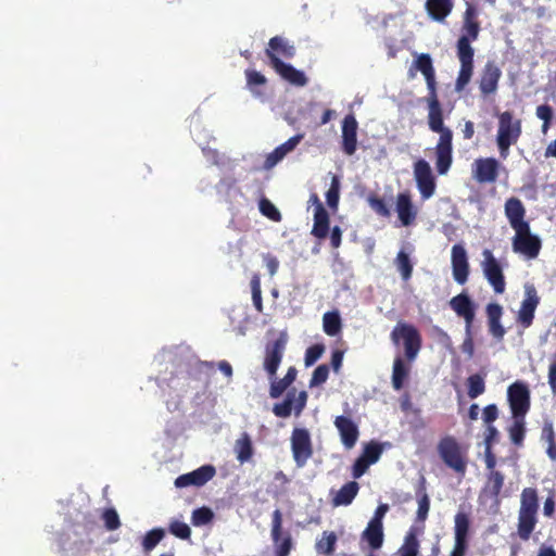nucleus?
I'll use <instances>...</instances> for the list:
<instances>
[{
    "instance_id": "nucleus-13",
    "label": "nucleus",
    "mask_w": 556,
    "mask_h": 556,
    "mask_svg": "<svg viewBox=\"0 0 556 556\" xmlns=\"http://www.w3.org/2000/svg\"><path fill=\"white\" fill-rule=\"evenodd\" d=\"M540 303V298L533 285H525V298L520 304L517 321L522 325L523 328L531 326L534 313Z\"/></svg>"
},
{
    "instance_id": "nucleus-53",
    "label": "nucleus",
    "mask_w": 556,
    "mask_h": 556,
    "mask_svg": "<svg viewBox=\"0 0 556 556\" xmlns=\"http://www.w3.org/2000/svg\"><path fill=\"white\" fill-rule=\"evenodd\" d=\"M429 497L426 494H420L418 497V510H417V518L422 522L428 515L429 511Z\"/></svg>"
},
{
    "instance_id": "nucleus-38",
    "label": "nucleus",
    "mask_w": 556,
    "mask_h": 556,
    "mask_svg": "<svg viewBox=\"0 0 556 556\" xmlns=\"http://www.w3.org/2000/svg\"><path fill=\"white\" fill-rule=\"evenodd\" d=\"M535 526V514L519 511L518 532L521 539L528 540Z\"/></svg>"
},
{
    "instance_id": "nucleus-28",
    "label": "nucleus",
    "mask_w": 556,
    "mask_h": 556,
    "mask_svg": "<svg viewBox=\"0 0 556 556\" xmlns=\"http://www.w3.org/2000/svg\"><path fill=\"white\" fill-rule=\"evenodd\" d=\"M429 98V114H428V123L429 127L432 131L439 132L440 136L444 134V131H451L448 128L443 126L442 119V111L437 99L435 92L430 93Z\"/></svg>"
},
{
    "instance_id": "nucleus-26",
    "label": "nucleus",
    "mask_w": 556,
    "mask_h": 556,
    "mask_svg": "<svg viewBox=\"0 0 556 556\" xmlns=\"http://www.w3.org/2000/svg\"><path fill=\"white\" fill-rule=\"evenodd\" d=\"M424 531V526H413L404 536L403 544L396 552V556H419L418 535Z\"/></svg>"
},
{
    "instance_id": "nucleus-22",
    "label": "nucleus",
    "mask_w": 556,
    "mask_h": 556,
    "mask_svg": "<svg viewBox=\"0 0 556 556\" xmlns=\"http://www.w3.org/2000/svg\"><path fill=\"white\" fill-rule=\"evenodd\" d=\"M342 144L343 151L348 155L355 153L357 147V122L352 114L346 115L342 123Z\"/></svg>"
},
{
    "instance_id": "nucleus-63",
    "label": "nucleus",
    "mask_w": 556,
    "mask_h": 556,
    "mask_svg": "<svg viewBox=\"0 0 556 556\" xmlns=\"http://www.w3.org/2000/svg\"><path fill=\"white\" fill-rule=\"evenodd\" d=\"M536 116L543 122H551L553 112L548 105H540L536 108Z\"/></svg>"
},
{
    "instance_id": "nucleus-54",
    "label": "nucleus",
    "mask_w": 556,
    "mask_h": 556,
    "mask_svg": "<svg viewBox=\"0 0 556 556\" xmlns=\"http://www.w3.org/2000/svg\"><path fill=\"white\" fill-rule=\"evenodd\" d=\"M502 315H503V308H502V306L500 304H497V303H490L486 306V316H488V321L489 323L500 321L501 318H502Z\"/></svg>"
},
{
    "instance_id": "nucleus-46",
    "label": "nucleus",
    "mask_w": 556,
    "mask_h": 556,
    "mask_svg": "<svg viewBox=\"0 0 556 556\" xmlns=\"http://www.w3.org/2000/svg\"><path fill=\"white\" fill-rule=\"evenodd\" d=\"M484 380L479 375H472L468 378V395L476 399L484 392Z\"/></svg>"
},
{
    "instance_id": "nucleus-36",
    "label": "nucleus",
    "mask_w": 556,
    "mask_h": 556,
    "mask_svg": "<svg viewBox=\"0 0 556 556\" xmlns=\"http://www.w3.org/2000/svg\"><path fill=\"white\" fill-rule=\"evenodd\" d=\"M342 328L340 315L337 311L327 312L323 316V329L331 337L337 336Z\"/></svg>"
},
{
    "instance_id": "nucleus-57",
    "label": "nucleus",
    "mask_w": 556,
    "mask_h": 556,
    "mask_svg": "<svg viewBox=\"0 0 556 556\" xmlns=\"http://www.w3.org/2000/svg\"><path fill=\"white\" fill-rule=\"evenodd\" d=\"M273 413L277 417L287 418L293 413V408L285 400L282 403H277L273 407Z\"/></svg>"
},
{
    "instance_id": "nucleus-48",
    "label": "nucleus",
    "mask_w": 556,
    "mask_h": 556,
    "mask_svg": "<svg viewBox=\"0 0 556 556\" xmlns=\"http://www.w3.org/2000/svg\"><path fill=\"white\" fill-rule=\"evenodd\" d=\"M303 135H296L294 137H291L289 140H287L285 143L277 147L274 151L275 153L280 156V159H283L288 153L293 151L295 147L300 143L302 140Z\"/></svg>"
},
{
    "instance_id": "nucleus-20",
    "label": "nucleus",
    "mask_w": 556,
    "mask_h": 556,
    "mask_svg": "<svg viewBox=\"0 0 556 556\" xmlns=\"http://www.w3.org/2000/svg\"><path fill=\"white\" fill-rule=\"evenodd\" d=\"M216 473L212 465H204L192 472L180 476L176 479V486H201L210 481Z\"/></svg>"
},
{
    "instance_id": "nucleus-25",
    "label": "nucleus",
    "mask_w": 556,
    "mask_h": 556,
    "mask_svg": "<svg viewBox=\"0 0 556 556\" xmlns=\"http://www.w3.org/2000/svg\"><path fill=\"white\" fill-rule=\"evenodd\" d=\"M281 522V513L280 510L276 509L273 515L271 529V536L276 545V554L277 556H288L291 549V539L289 535L280 538Z\"/></svg>"
},
{
    "instance_id": "nucleus-24",
    "label": "nucleus",
    "mask_w": 556,
    "mask_h": 556,
    "mask_svg": "<svg viewBox=\"0 0 556 556\" xmlns=\"http://www.w3.org/2000/svg\"><path fill=\"white\" fill-rule=\"evenodd\" d=\"M395 210L403 226H409L416 219L417 210L413 205L408 192H402L396 195Z\"/></svg>"
},
{
    "instance_id": "nucleus-39",
    "label": "nucleus",
    "mask_w": 556,
    "mask_h": 556,
    "mask_svg": "<svg viewBox=\"0 0 556 556\" xmlns=\"http://www.w3.org/2000/svg\"><path fill=\"white\" fill-rule=\"evenodd\" d=\"M286 401L293 408V413L299 416L306 405L307 393L305 391H290L287 394Z\"/></svg>"
},
{
    "instance_id": "nucleus-37",
    "label": "nucleus",
    "mask_w": 556,
    "mask_h": 556,
    "mask_svg": "<svg viewBox=\"0 0 556 556\" xmlns=\"http://www.w3.org/2000/svg\"><path fill=\"white\" fill-rule=\"evenodd\" d=\"M409 367L404 363L401 357H396L393 363L392 371V386L395 390L403 387L405 379L408 376Z\"/></svg>"
},
{
    "instance_id": "nucleus-49",
    "label": "nucleus",
    "mask_w": 556,
    "mask_h": 556,
    "mask_svg": "<svg viewBox=\"0 0 556 556\" xmlns=\"http://www.w3.org/2000/svg\"><path fill=\"white\" fill-rule=\"evenodd\" d=\"M251 290H252L253 304L258 312H262L263 303H262L261 279L257 275H254L251 280Z\"/></svg>"
},
{
    "instance_id": "nucleus-55",
    "label": "nucleus",
    "mask_w": 556,
    "mask_h": 556,
    "mask_svg": "<svg viewBox=\"0 0 556 556\" xmlns=\"http://www.w3.org/2000/svg\"><path fill=\"white\" fill-rule=\"evenodd\" d=\"M368 203H369L370 207L375 212H377L379 215L389 216L390 211L387 207L386 203L381 199L370 197V198H368Z\"/></svg>"
},
{
    "instance_id": "nucleus-15",
    "label": "nucleus",
    "mask_w": 556,
    "mask_h": 556,
    "mask_svg": "<svg viewBox=\"0 0 556 556\" xmlns=\"http://www.w3.org/2000/svg\"><path fill=\"white\" fill-rule=\"evenodd\" d=\"M451 263L454 280L459 283H466L469 275V264L467 252L460 244H455L451 251Z\"/></svg>"
},
{
    "instance_id": "nucleus-33",
    "label": "nucleus",
    "mask_w": 556,
    "mask_h": 556,
    "mask_svg": "<svg viewBox=\"0 0 556 556\" xmlns=\"http://www.w3.org/2000/svg\"><path fill=\"white\" fill-rule=\"evenodd\" d=\"M338 541L337 534L332 531H324L321 536L315 543V549L318 554L330 555L334 551Z\"/></svg>"
},
{
    "instance_id": "nucleus-11",
    "label": "nucleus",
    "mask_w": 556,
    "mask_h": 556,
    "mask_svg": "<svg viewBox=\"0 0 556 556\" xmlns=\"http://www.w3.org/2000/svg\"><path fill=\"white\" fill-rule=\"evenodd\" d=\"M291 448L298 466H304L312 456L311 434L306 429L295 428L291 434Z\"/></svg>"
},
{
    "instance_id": "nucleus-59",
    "label": "nucleus",
    "mask_w": 556,
    "mask_h": 556,
    "mask_svg": "<svg viewBox=\"0 0 556 556\" xmlns=\"http://www.w3.org/2000/svg\"><path fill=\"white\" fill-rule=\"evenodd\" d=\"M465 333H466V337H465V340L462 344V351L468 355V357H472L473 356V353H475V348H473V340H472V334H471V328H469V330H465Z\"/></svg>"
},
{
    "instance_id": "nucleus-19",
    "label": "nucleus",
    "mask_w": 556,
    "mask_h": 556,
    "mask_svg": "<svg viewBox=\"0 0 556 556\" xmlns=\"http://www.w3.org/2000/svg\"><path fill=\"white\" fill-rule=\"evenodd\" d=\"M334 426L340 434L341 442L345 448L351 450L355 446L359 431L357 425L349 417L338 416Z\"/></svg>"
},
{
    "instance_id": "nucleus-10",
    "label": "nucleus",
    "mask_w": 556,
    "mask_h": 556,
    "mask_svg": "<svg viewBox=\"0 0 556 556\" xmlns=\"http://www.w3.org/2000/svg\"><path fill=\"white\" fill-rule=\"evenodd\" d=\"M507 401L511 415L526 416L530 409V390L522 381H516L507 389Z\"/></svg>"
},
{
    "instance_id": "nucleus-31",
    "label": "nucleus",
    "mask_w": 556,
    "mask_h": 556,
    "mask_svg": "<svg viewBox=\"0 0 556 556\" xmlns=\"http://www.w3.org/2000/svg\"><path fill=\"white\" fill-rule=\"evenodd\" d=\"M312 235L318 239H325L329 231V215L324 208L314 210Z\"/></svg>"
},
{
    "instance_id": "nucleus-1",
    "label": "nucleus",
    "mask_w": 556,
    "mask_h": 556,
    "mask_svg": "<svg viewBox=\"0 0 556 556\" xmlns=\"http://www.w3.org/2000/svg\"><path fill=\"white\" fill-rule=\"evenodd\" d=\"M463 35L457 41V58L460 63L458 76L455 81V90L460 92L469 84L473 74V49L470 40H476L479 35L477 21H464Z\"/></svg>"
},
{
    "instance_id": "nucleus-44",
    "label": "nucleus",
    "mask_w": 556,
    "mask_h": 556,
    "mask_svg": "<svg viewBox=\"0 0 556 556\" xmlns=\"http://www.w3.org/2000/svg\"><path fill=\"white\" fill-rule=\"evenodd\" d=\"M536 494L534 489H525L521 497L520 511L536 513Z\"/></svg>"
},
{
    "instance_id": "nucleus-45",
    "label": "nucleus",
    "mask_w": 556,
    "mask_h": 556,
    "mask_svg": "<svg viewBox=\"0 0 556 556\" xmlns=\"http://www.w3.org/2000/svg\"><path fill=\"white\" fill-rule=\"evenodd\" d=\"M213 517L214 514L210 508L201 507L193 510L191 516V522L195 527H201L210 523Z\"/></svg>"
},
{
    "instance_id": "nucleus-58",
    "label": "nucleus",
    "mask_w": 556,
    "mask_h": 556,
    "mask_svg": "<svg viewBox=\"0 0 556 556\" xmlns=\"http://www.w3.org/2000/svg\"><path fill=\"white\" fill-rule=\"evenodd\" d=\"M544 432L546 433L547 441H548V447L546 451L547 455L549 456L551 459L555 460L556 459V444L554 442V433H553L552 426L545 427Z\"/></svg>"
},
{
    "instance_id": "nucleus-41",
    "label": "nucleus",
    "mask_w": 556,
    "mask_h": 556,
    "mask_svg": "<svg viewBox=\"0 0 556 556\" xmlns=\"http://www.w3.org/2000/svg\"><path fill=\"white\" fill-rule=\"evenodd\" d=\"M357 489H339L331 494L332 506H345L352 503L356 496Z\"/></svg>"
},
{
    "instance_id": "nucleus-50",
    "label": "nucleus",
    "mask_w": 556,
    "mask_h": 556,
    "mask_svg": "<svg viewBox=\"0 0 556 556\" xmlns=\"http://www.w3.org/2000/svg\"><path fill=\"white\" fill-rule=\"evenodd\" d=\"M105 528L110 531H114L121 527V520L115 509L109 508L102 515Z\"/></svg>"
},
{
    "instance_id": "nucleus-32",
    "label": "nucleus",
    "mask_w": 556,
    "mask_h": 556,
    "mask_svg": "<svg viewBox=\"0 0 556 556\" xmlns=\"http://www.w3.org/2000/svg\"><path fill=\"white\" fill-rule=\"evenodd\" d=\"M507 430L511 442L520 445L526 432V416L511 415V424Z\"/></svg>"
},
{
    "instance_id": "nucleus-62",
    "label": "nucleus",
    "mask_w": 556,
    "mask_h": 556,
    "mask_svg": "<svg viewBox=\"0 0 556 556\" xmlns=\"http://www.w3.org/2000/svg\"><path fill=\"white\" fill-rule=\"evenodd\" d=\"M467 549V541L454 540V548L450 556H465Z\"/></svg>"
},
{
    "instance_id": "nucleus-43",
    "label": "nucleus",
    "mask_w": 556,
    "mask_h": 556,
    "mask_svg": "<svg viewBox=\"0 0 556 556\" xmlns=\"http://www.w3.org/2000/svg\"><path fill=\"white\" fill-rule=\"evenodd\" d=\"M397 269L400 270L402 278L407 280L412 276L413 266L409 261V256L405 251H400L395 260Z\"/></svg>"
},
{
    "instance_id": "nucleus-29",
    "label": "nucleus",
    "mask_w": 556,
    "mask_h": 556,
    "mask_svg": "<svg viewBox=\"0 0 556 556\" xmlns=\"http://www.w3.org/2000/svg\"><path fill=\"white\" fill-rule=\"evenodd\" d=\"M233 453L236 455V459L240 464L251 462L254 455V447L252 439L247 432L241 433L239 438L235 441Z\"/></svg>"
},
{
    "instance_id": "nucleus-6",
    "label": "nucleus",
    "mask_w": 556,
    "mask_h": 556,
    "mask_svg": "<svg viewBox=\"0 0 556 556\" xmlns=\"http://www.w3.org/2000/svg\"><path fill=\"white\" fill-rule=\"evenodd\" d=\"M388 510V504H380L378 506L372 518L362 532L361 544H366L368 548L374 551L381 548L384 539L382 519Z\"/></svg>"
},
{
    "instance_id": "nucleus-7",
    "label": "nucleus",
    "mask_w": 556,
    "mask_h": 556,
    "mask_svg": "<svg viewBox=\"0 0 556 556\" xmlns=\"http://www.w3.org/2000/svg\"><path fill=\"white\" fill-rule=\"evenodd\" d=\"M413 175L421 198L424 200L432 198L435 193L437 181L430 164L426 160H417L413 166Z\"/></svg>"
},
{
    "instance_id": "nucleus-52",
    "label": "nucleus",
    "mask_w": 556,
    "mask_h": 556,
    "mask_svg": "<svg viewBox=\"0 0 556 556\" xmlns=\"http://www.w3.org/2000/svg\"><path fill=\"white\" fill-rule=\"evenodd\" d=\"M324 353V346L321 345H313L306 350L305 353V366H312Z\"/></svg>"
},
{
    "instance_id": "nucleus-51",
    "label": "nucleus",
    "mask_w": 556,
    "mask_h": 556,
    "mask_svg": "<svg viewBox=\"0 0 556 556\" xmlns=\"http://www.w3.org/2000/svg\"><path fill=\"white\" fill-rule=\"evenodd\" d=\"M329 369L326 365L318 366L312 376L309 386L315 387L324 383L328 378Z\"/></svg>"
},
{
    "instance_id": "nucleus-60",
    "label": "nucleus",
    "mask_w": 556,
    "mask_h": 556,
    "mask_svg": "<svg viewBox=\"0 0 556 556\" xmlns=\"http://www.w3.org/2000/svg\"><path fill=\"white\" fill-rule=\"evenodd\" d=\"M483 421L489 426L497 418V407L494 404L488 405L483 409Z\"/></svg>"
},
{
    "instance_id": "nucleus-35",
    "label": "nucleus",
    "mask_w": 556,
    "mask_h": 556,
    "mask_svg": "<svg viewBox=\"0 0 556 556\" xmlns=\"http://www.w3.org/2000/svg\"><path fill=\"white\" fill-rule=\"evenodd\" d=\"M470 520L464 511H458L454 518V540H468Z\"/></svg>"
},
{
    "instance_id": "nucleus-40",
    "label": "nucleus",
    "mask_w": 556,
    "mask_h": 556,
    "mask_svg": "<svg viewBox=\"0 0 556 556\" xmlns=\"http://www.w3.org/2000/svg\"><path fill=\"white\" fill-rule=\"evenodd\" d=\"M165 536V531L162 528H154L150 530L142 539V548L144 553H150Z\"/></svg>"
},
{
    "instance_id": "nucleus-42",
    "label": "nucleus",
    "mask_w": 556,
    "mask_h": 556,
    "mask_svg": "<svg viewBox=\"0 0 556 556\" xmlns=\"http://www.w3.org/2000/svg\"><path fill=\"white\" fill-rule=\"evenodd\" d=\"M339 198H340V181L337 176H333L331 179L330 188L326 193V202L331 210L336 211L338 208Z\"/></svg>"
},
{
    "instance_id": "nucleus-12",
    "label": "nucleus",
    "mask_w": 556,
    "mask_h": 556,
    "mask_svg": "<svg viewBox=\"0 0 556 556\" xmlns=\"http://www.w3.org/2000/svg\"><path fill=\"white\" fill-rule=\"evenodd\" d=\"M287 342V333L281 332L273 343L266 346L263 366L270 379L276 375L281 363Z\"/></svg>"
},
{
    "instance_id": "nucleus-56",
    "label": "nucleus",
    "mask_w": 556,
    "mask_h": 556,
    "mask_svg": "<svg viewBox=\"0 0 556 556\" xmlns=\"http://www.w3.org/2000/svg\"><path fill=\"white\" fill-rule=\"evenodd\" d=\"M247 81L250 87L256 86V85H264L266 83V78L261 73L248 70L245 72Z\"/></svg>"
},
{
    "instance_id": "nucleus-27",
    "label": "nucleus",
    "mask_w": 556,
    "mask_h": 556,
    "mask_svg": "<svg viewBox=\"0 0 556 556\" xmlns=\"http://www.w3.org/2000/svg\"><path fill=\"white\" fill-rule=\"evenodd\" d=\"M413 68L419 71L424 75L430 93L435 92L434 68L430 55L425 53L417 54Z\"/></svg>"
},
{
    "instance_id": "nucleus-34",
    "label": "nucleus",
    "mask_w": 556,
    "mask_h": 556,
    "mask_svg": "<svg viewBox=\"0 0 556 556\" xmlns=\"http://www.w3.org/2000/svg\"><path fill=\"white\" fill-rule=\"evenodd\" d=\"M296 370L293 367L288 369V372L281 380H273L270 384L269 394L273 399L279 397L283 391L295 380Z\"/></svg>"
},
{
    "instance_id": "nucleus-14",
    "label": "nucleus",
    "mask_w": 556,
    "mask_h": 556,
    "mask_svg": "<svg viewBox=\"0 0 556 556\" xmlns=\"http://www.w3.org/2000/svg\"><path fill=\"white\" fill-rule=\"evenodd\" d=\"M453 312L465 321V330L472 327L476 316V305L466 293L453 296L448 302Z\"/></svg>"
},
{
    "instance_id": "nucleus-5",
    "label": "nucleus",
    "mask_w": 556,
    "mask_h": 556,
    "mask_svg": "<svg viewBox=\"0 0 556 556\" xmlns=\"http://www.w3.org/2000/svg\"><path fill=\"white\" fill-rule=\"evenodd\" d=\"M438 453L443 463L455 470L464 472L466 469V448L453 437H445L438 444Z\"/></svg>"
},
{
    "instance_id": "nucleus-21",
    "label": "nucleus",
    "mask_w": 556,
    "mask_h": 556,
    "mask_svg": "<svg viewBox=\"0 0 556 556\" xmlns=\"http://www.w3.org/2000/svg\"><path fill=\"white\" fill-rule=\"evenodd\" d=\"M505 215L514 230H520L529 226L528 222L525 220V206L517 198H510L506 201Z\"/></svg>"
},
{
    "instance_id": "nucleus-47",
    "label": "nucleus",
    "mask_w": 556,
    "mask_h": 556,
    "mask_svg": "<svg viewBox=\"0 0 556 556\" xmlns=\"http://www.w3.org/2000/svg\"><path fill=\"white\" fill-rule=\"evenodd\" d=\"M260 211L264 216L274 222H279L281 219V214L278 208L267 199H262L260 201Z\"/></svg>"
},
{
    "instance_id": "nucleus-30",
    "label": "nucleus",
    "mask_w": 556,
    "mask_h": 556,
    "mask_svg": "<svg viewBox=\"0 0 556 556\" xmlns=\"http://www.w3.org/2000/svg\"><path fill=\"white\" fill-rule=\"evenodd\" d=\"M428 14L437 22H443L453 10L452 0H427Z\"/></svg>"
},
{
    "instance_id": "nucleus-8",
    "label": "nucleus",
    "mask_w": 556,
    "mask_h": 556,
    "mask_svg": "<svg viewBox=\"0 0 556 556\" xmlns=\"http://www.w3.org/2000/svg\"><path fill=\"white\" fill-rule=\"evenodd\" d=\"M513 251L521 254L528 260L535 258L541 250V240L538 236L531 233L530 226L514 230Z\"/></svg>"
},
{
    "instance_id": "nucleus-3",
    "label": "nucleus",
    "mask_w": 556,
    "mask_h": 556,
    "mask_svg": "<svg viewBox=\"0 0 556 556\" xmlns=\"http://www.w3.org/2000/svg\"><path fill=\"white\" fill-rule=\"evenodd\" d=\"M497 117L496 143L501 156L506 159L509 154L510 146L515 144L521 135V122L515 118L510 112H503Z\"/></svg>"
},
{
    "instance_id": "nucleus-16",
    "label": "nucleus",
    "mask_w": 556,
    "mask_h": 556,
    "mask_svg": "<svg viewBox=\"0 0 556 556\" xmlns=\"http://www.w3.org/2000/svg\"><path fill=\"white\" fill-rule=\"evenodd\" d=\"M435 165L440 175H445L452 165V131H444L435 147Z\"/></svg>"
},
{
    "instance_id": "nucleus-17",
    "label": "nucleus",
    "mask_w": 556,
    "mask_h": 556,
    "mask_svg": "<svg viewBox=\"0 0 556 556\" xmlns=\"http://www.w3.org/2000/svg\"><path fill=\"white\" fill-rule=\"evenodd\" d=\"M500 164L493 157L478 159L472 163V177L480 184L493 182L497 178Z\"/></svg>"
},
{
    "instance_id": "nucleus-64",
    "label": "nucleus",
    "mask_w": 556,
    "mask_h": 556,
    "mask_svg": "<svg viewBox=\"0 0 556 556\" xmlns=\"http://www.w3.org/2000/svg\"><path fill=\"white\" fill-rule=\"evenodd\" d=\"M548 384L553 394H556V359L551 363L548 368Z\"/></svg>"
},
{
    "instance_id": "nucleus-2",
    "label": "nucleus",
    "mask_w": 556,
    "mask_h": 556,
    "mask_svg": "<svg viewBox=\"0 0 556 556\" xmlns=\"http://www.w3.org/2000/svg\"><path fill=\"white\" fill-rule=\"evenodd\" d=\"M266 52L271 66L283 79L295 86L306 85L307 79L303 72L279 59V56L291 58L294 54V47L288 40L281 37L271 38Z\"/></svg>"
},
{
    "instance_id": "nucleus-61",
    "label": "nucleus",
    "mask_w": 556,
    "mask_h": 556,
    "mask_svg": "<svg viewBox=\"0 0 556 556\" xmlns=\"http://www.w3.org/2000/svg\"><path fill=\"white\" fill-rule=\"evenodd\" d=\"M489 330L490 333L497 340H502L505 336V329L502 326L501 320L489 323Z\"/></svg>"
},
{
    "instance_id": "nucleus-9",
    "label": "nucleus",
    "mask_w": 556,
    "mask_h": 556,
    "mask_svg": "<svg viewBox=\"0 0 556 556\" xmlns=\"http://www.w3.org/2000/svg\"><path fill=\"white\" fill-rule=\"evenodd\" d=\"M482 257L481 268L485 279L492 286L495 293L502 294L505 291V279L498 261L494 257L492 251L488 249L482 251Z\"/></svg>"
},
{
    "instance_id": "nucleus-23",
    "label": "nucleus",
    "mask_w": 556,
    "mask_h": 556,
    "mask_svg": "<svg viewBox=\"0 0 556 556\" xmlns=\"http://www.w3.org/2000/svg\"><path fill=\"white\" fill-rule=\"evenodd\" d=\"M502 76L498 66L493 62H488L482 71L479 81V88L483 94L495 93L497 84Z\"/></svg>"
},
{
    "instance_id": "nucleus-4",
    "label": "nucleus",
    "mask_w": 556,
    "mask_h": 556,
    "mask_svg": "<svg viewBox=\"0 0 556 556\" xmlns=\"http://www.w3.org/2000/svg\"><path fill=\"white\" fill-rule=\"evenodd\" d=\"M391 339L395 344L404 346L408 361H414L421 346V337L417 328L410 324L400 321L391 332Z\"/></svg>"
},
{
    "instance_id": "nucleus-18",
    "label": "nucleus",
    "mask_w": 556,
    "mask_h": 556,
    "mask_svg": "<svg viewBox=\"0 0 556 556\" xmlns=\"http://www.w3.org/2000/svg\"><path fill=\"white\" fill-rule=\"evenodd\" d=\"M382 447L376 442H370L365 445L362 455L356 459L353 466L354 478H359L365 473L367 468L377 463L381 456Z\"/></svg>"
}]
</instances>
